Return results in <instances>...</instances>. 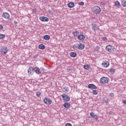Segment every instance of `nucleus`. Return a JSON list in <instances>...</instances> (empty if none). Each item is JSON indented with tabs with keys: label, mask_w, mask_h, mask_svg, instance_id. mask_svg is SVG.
I'll use <instances>...</instances> for the list:
<instances>
[{
	"label": "nucleus",
	"mask_w": 126,
	"mask_h": 126,
	"mask_svg": "<svg viewBox=\"0 0 126 126\" xmlns=\"http://www.w3.org/2000/svg\"><path fill=\"white\" fill-rule=\"evenodd\" d=\"M109 81H110V79L108 78L105 77H102L100 80V83H102L103 84L108 83Z\"/></svg>",
	"instance_id": "f257e3e1"
},
{
	"label": "nucleus",
	"mask_w": 126,
	"mask_h": 126,
	"mask_svg": "<svg viewBox=\"0 0 126 126\" xmlns=\"http://www.w3.org/2000/svg\"><path fill=\"white\" fill-rule=\"evenodd\" d=\"M105 50L107 52H109V53H114V47L111 45H107L105 47Z\"/></svg>",
	"instance_id": "f03ea898"
},
{
	"label": "nucleus",
	"mask_w": 126,
	"mask_h": 126,
	"mask_svg": "<svg viewBox=\"0 0 126 126\" xmlns=\"http://www.w3.org/2000/svg\"><path fill=\"white\" fill-rule=\"evenodd\" d=\"M93 11L95 14H99L101 12V8L99 6H95L94 7Z\"/></svg>",
	"instance_id": "7ed1b4c3"
},
{
	"label": "nucleus",
	"mask_w": 126,
	"mask_h": 126,
	"mask_svg": "<svg viewBox=\"0 0 126 126\" xmlns=\"http://www.w3.org/2000/svg\"><path fill=\"white\" fill-rule=\"evenodd\" d=\"M35 71V68L32 67H30L28 69V73L29 75H33V73Z\"/></svg>",
	"instance_id": "20e7f679"
},
{
	"label": "nucleus",
	"mask_w": 126,
	"mask_h": 126,
	"mask_svg": "<svg viewBox=\"0 0 126 126\" xmlns=\"http://www.w3.org/2000/svg\"><path fill=\"white\" fill-rule=\"evenodd\" d=\"M61 96L65 102H68L70 100V97L66 94H62Z\"/></svg>",
	"instance_id": "39448f33"
},
{
	"label": "nucleus",
	"mask_w": 126,
	"mask_h": 126,
	"mask_svg": "<svg viewBox=\"0 0 126 126\" xmlns=\"http://www.w3.org/2000/svg\"><path fill=\"white\" fill-rule=\"evenodd\" d=\"M43 102L45 104H46V105H51V104H52V100L47 97L44 98Z\"/></svg>",
	"instance_id": "423d86ee"
},
{
	"label": "nucleus",
	"mask_w": 126,
	"mask_h": 126,
	"mask_svg": "<svg viewBox=\"0 0 126 126\" xmlns=\"http://www.w3.org/2000/svg\"><path fill=\"white\" fill-rule=\"evenodd\" d=\"M39 19L43 22H48L49 21V19L48 17L45 16L40 17Z\"/></svg>",
	"instance_id": "0eeeda50"
},
{
	"label": "nucleus",
	"mask_w": 126,
	"mask_h": 126,
	"mask_svg": "<svg viewBox=\"0 0 126 126\" xmlns=\"http://www.w3.org/2000/svg\"><path fill=\"white\" fill-rule=\"evenodd\" d=\"M0 52L1 54H6L7 52H8V50H7V47H2L0 49Z\"/></svg>",
	"instance_id": "6e6552de"
},
{
	"label": "nucleus",
	"mask_w": 126,
	"mask_h": 126,
	"mask_svg": "<svg viewBox=\"0 0 126 126\" xmlns=\"http://www.w3.org/2000/svg\"><path fill=\"white\" fill-rule=\"evenodd\" d=\"M77 38L80 41H84V40H85V35H84V34H81L78 35Z\"/></svg>",
	"instance_id": "1a4fd4ad"
},
{
	"label": "nucleus",
	"mask_w": 126,
	"mask_h": 126,
	"mask_svg": "<svg viewBox=\"0 0 126 126\" xmlns=\"http://www.w3.org/2000/svg\"><path fill=\"white\" fill-rule=\"evenodd\" d=\"M2 16L5 19H9L10 18V16L8 13H4L2 14Z\"/></svg>",
	"instance_id": "9d476101"
},
{
	"label": "nucleus",
	"mask_w": 126,
	"mask_h": 126,
	"mask_svg": "<svg viewBox=\"0 0 126 126\" xmlns=\"http://www.w3.org/2000/svg\"><path fill=\"white\" fill-rule=\"evenodd\" d=\"M88 88L90 89H97V86L93 84H90L88 85Z\"/></svg>",
	"instance_id": "9b49d317"
},
{
	"label": "nucleus",
	"mask_w": 126,
	"mask_h": 126,
	"mask_svg": "<svg viewBox=\"0 0 126 126\" xmlns=\"http://www.w3.org/2000/svg\"><path fill=\"white\" fill-rule=\"evenodd\" d=\"M90 116L92 119H94V120H97L98 119V116L97 115H95L93 112L90 113Z\"/></svg>",
	"instance_id": "f8f14e48"
},
{
	"label": "nucleus",
	"mask_w": 126,
	"mask_h": 126,
	"mask_svg": "<svg viewBox=\"0 0 126 126\" xmlns=\"http://www.w3.org/2000/svg\"><path fill=\"white\" fill-rule=\"evenodd\" d=\"M85 47L84 44L82 43H79L78 44V49L79 50H83Z\"/></svg>",
	"instance_id": "ddd939ff"
},
{
	"label": "nucleus",
	"mask_w": 126,
	"mask_h": 126,
	"mask_svg": "<svg viewBox=\"0 0 126 126\" xmlns=\"http://www.w3.org/2000/svg\"><path fill=\"white\" fill-rule=\"evenodd\" d=\"M74 3L73 2H70L67 4V6L68 7H69V8H72V7H74Z\"/></svg>",
	"instance_id": "4468645a"
},
{
	"label": "nucleus",
	"mask_w": 126,
	"mask_h": 126,
	"mask_svg": "<svg viewBox=\"0 0 126 126\" xmlns=\"http://www.w3.org/2000/svg\"><path fill=\"white\" fill-rule=\"evenodd\" d=\"M92 26L93 27V30H94V31H97V30H98L99 29V27H98V26L95 25V24H93L92 25Z\"/></svg>",
	"instance_id": "2eb2a0df"
},
{
	"label": "nucleus",
	"mask_w": 126,
	"mask_h": 126,
	"mask_svg": "<svg viewBox=\"0 0 126 126\" xmlns=\"http://www.w3.org/2000/svg\"><path fill=\"white\" fill-rule=\"evenodd\" d=\"M63 106L64 108H66L67 109H69V108H70V104L68 102H65L63 104Z\"/></svg>",
	"instance_id": "dca6fc26"
},
{
	"label": "nucleus",
	"mask_w": 126,
	"mask_h": 126,
	"mask_svg": "<svg viewBox=\"0 0 126 126\" xmlns=\"http://www.w3.org/2000/svg\"><path fill=\"white\" fill-rule=\"evenodd\" d=\"M34 72H36L37 74H42L41 70L39 68H36L35 69H34Z\"/></svg>",
	"instance_id": "f3484780"
},
{
	"label": "nucleus",
	"mask_w": 126,
	"mask_h": 126,
	"mask_svg": "<svg viewBox=\"0 0 126 126\" xmlns=\"http://www.w3.org/2000/svg\"><path fill=\"white\" fill-rule=\"evenodd\" d=\"M43 39H44V40H46V41H49V40L51 39V36H50V35H45L43 36Z\"/></svg>",
	"instance_id": "a211bd4d"
},
{
	"label": "nucleus",
	"mask_w": 126,
	"mask_h": 126,
	"mask_svg": "<svg viewBox=\"0 0 126 126\" xmlns=\"http://www.w3.org/2000/svg\"><path fill=\"white\" fill-rule=\"evenodd\" d=\"M114 4L116 7H120L121 6V3L119 1H116L114 2Z\"/></svg>",
	"instance_id": "6ab92c4d"
},
{
	"label": "nucleus",
	"mask_w": 126,
	"mask_h": 126,
	"mask_svg": "<svg viewBox=\"0 0 126 126\" xmlns=\"http://www.w3.org/2000/svg\"><path fill=\"white\" fill-rule=\"evenodd\" d=\"M76 55H77V54L75 52H71L70 53V56L72 58H75V57H76Z\"/></svg>",
	"instance_id": "aec40b11"
},
{
	"label": "nucleus",
	"mask_w": 126,
	"mask_h": 126,
	"mask_svg": "<svg viewBox=\"0 0 126 126\" xmlns=\"http://www.w3.org/2000/svg\"><path fill=\"white\" fill-rule=\"evenodd\" d=\"M83 68H84V69L88 70H89V69H90V66H89V65L88 64H86L83 66Z\"/></svg>",
	"instance_id": "412c9836"
},
{
	"label": "nucleus",
	"mask_w": 126,
	"mask_h": 126,
	"mask_svg": "<svg viewBox=\"0 0 126 126\" xmlns=\"http://www.w3.org/2000/svg\"><path fill=\"white\" fill-rule=\"evenodd\" d=\"M38 47L40 50H44L45 49V45L43 44H40Z\"/></svg>",
	"instance_id": "4be33fe9"
},
{
	"label": "nucleus",
	"mask_w": 126,
	"mask_h": 126,
	"mask_svg": "<svg viewBox=\"0 0 126 126\" xmlns=\"http://www.w3.org/2000/svg\"><path fill=\"white\" fill-rule=\"evenodd\" d=\"M122 5H123L124 6V7H126V0H122Z\"/></svg>",
	"instance_id": "5701e85b"
},
{
	"label": "nucleus",
	"mask_w": 126,
	"mask_h": 126,
	"mask_svg": "<svg viewBox=\"0 0 126 126\" xmlns=\"http://www.w3.org/2000/svg\"><path fill=\"white\" fill-rule=\"evenodd\" d=\"M110 65V63H102L103 67H108Z\"/></svg>",
	"instance_id": "b1692460"
},
{
	"label": "nucleus",
	"mask_w": 126,
	"mask_h": 126,
	"mask_svg": "<svg viewBox=\"0 0 126 126\" xmlns=\"http://www.w3.org/2000/svg\"><path fill=\"white\" fill-rule=\"evenodd\" d=\"M5 38V35L0 34V39H4Z\"/></svg>",
	"instance_id": "393cba45"
},
{
	"label": "nucleus",
	"mask_w": 126,
	"mask_h": 126,
	"mask_svg": "<svg viewBox=\"0 0 126 126\" xmlns=\"http://www.w3.org/2000/svg\"><path fill=\"white\" fill-rule=\"evenodd\" d=\"M95 51H99L100 50V46H96L94 48Z\"/></svg>",
	"instance_id": "a878e982"
},
{
	"label": "nucleus",
	"mask_w": 126,
	"mask_h": 126,
	"mask_svg": "<svg viewBox=\"0 0 126 126\" xmlns=\"http://www.w3.org/2000/svg\"><path fill=\"white\" fill-rule=\"evenodd\" d=\"M93 94H94V95H97V94H98V92H97L96 90H94L93 91Z\"/></svg>",
	"instance_id": "bb28decb"
},
{
	"label": "nucleus",
	"mask_w": 126,
	"mask_h": 126,
	"mask_svg": "<svg viewBox=\"0 0 126 126\" xmlns=\"http://www.w3.org/2000/svg\"><path fill=\"white\" fill-rule=\"evenodd\" d=\"M115 71V70L113 68H111L110 70V72H111V73H114Z\"/></svg>",
	"instance_id": "cd10ccee"
},
{
	"label": "nucleus",
	"mask_w": 126,
	"mask_h": 126,
	"mask_svg": "<svg viewBox=\"0 0 126 126\" xmlns=\"http://www.w3.org/2000/svg\"><path fill=\"white\" fill-rule=\"evenodd\" d=\"M40 69L41 73H43V72H45V69L44 68H40Z\"/></svg>",
	"instance_id": "c85d7f7f"
},
{
	"label": "nucleus",
	"mask_w": 126,
	"mask_h": 126,
	"mask_svg": "<svg viewBox=\"0 0 126 126\" xmlns=\"http://www.w3.org/2000/svg\"><path fill=\"white\" fill-rule=\"evenodd\" d=\"M36 96L37 97H40V96H41V92H37L36 93Z\"/></svg>",
	"instance_id": "c756f323"
},
{
	"label": "nucleus",
	"mask_w": 126,
	"mask_h": 126,
	"mask_svg": "<svg viewBox=\"0 0 126 126\" xmlns=\"http://www.w3.org/2000/svg\"><path fill=\"white\" fill-rule=\"evenodd\" d=\"M78 47V44H75L73 45V49H77Z\"/></svg>",
	"instance_id": "7c9ffc66"
},
{
	"label": "nucleus",
	"mask_w": 126,
	"mask_h": 126,
	"mask_svg": "<svg viewBox=\"0 0 126 126\" xmlns=\"http://www.w3.org/2000/svg\"><path fill=\"white\" fill-rule=\"evenodd\" d=\"M79 5H84V2L81 1L79 3Z\"/></svg>",
	"instance_id": "2f4dec72"
},
{
	"label": "nucleus",
	"mask_w": 126,
	"mask_h": 126,
	"mask_svg": "<svg viewBox=\"0 0 126 126\" xmlns=\"http://www.w3.org/2000/svg\"><path fill=\"white\" fill-rule=\"evenodd\" d=\"M102 39L103 40V41H107V38L106 37H102Z\"/></svg>",
	"instance_id": "473e14b6"
},
{
	"label": "nucleus",
	"mask_w": 126,
	"mask_h": 126,
	"mask_svg": "<svg viewBox=\"0 0 126 126\" xmlns=\"http://www.w3.org/2000/svg\"><path fill=\"white\" fill-rule=\"evenodd\" d=\"M109 96H110V97H115V94L114 93H111L110 94Z\"/></svg>",
	"instance_id": "72a5a7b5"
},
{
	"label": "nucleus",
	"mask_w": 126,
	"mask_h": 126,
	"mask_svg": "<svg viewBox=\"0 0 126 126\" xmlns=\"http://www.w3.org/2000/svg\"><path fill=\"white\" fill-rule=\"evenodd\" d=\"M79 32L77 31L73 32V34H76V36H77V34H78Z\"/></svg>",
	"instance_id": "f704fd0d"
},
{
	"label": "nucleus",
	"mask_w": 126,
	"mask_h": 126,
	"mask_svg": "<svg viewBox=\"0 0 126 126\" xmlns=\"http://www.w3.org/2000/svg\"><path fill=\"white\" fill-rule=\"evenodd\" d=\"M65 126H72V125L70 123H66Z\"/></svg>",
	"instance_id": "c9c22d12"
},
{
	"label": "nucleus",
	"mask_w": 126,
	"mask_h": 126,
	"mask_svg": "<svg viewBox=\"0 0 126 126\" xmlns=\"http://www.w3.org/2000/svg\"><path fill=\"white\" fill-rule=\"evenodd\" d=\"M63 89L65 91H68V87H64Z\"/></svg>",
	"instance_id": "e433bc0d"
},
{
	"label": "nucleus",
	"mask_w": 126,
	"mask_h": 126,
	"mask_svg": "<svg viewBox=\"0 0 126 126\" xmlns=\"http://www.w3.org/2000/svg\"><path fill=\"white\" fill-rule=\"evenodd\" d=\"M48 12H49V13H50V14H53V11H52V10L49 9L48 10Z\"/></svg>",
	"instance_id": "4c0bfd02"
},
{
	"label": "nucleus",
	"mask_w": 126,
	"mask_h": 126,
	"mask_svg": "<svg viewBox=\"0 0 126 126\" xmlns=\"http://www.w3.org/2000/svg\"><path fill=\"white\" fill-rule=\"evenodd\" d=\"M3 29V27L2 25H0V30Z\"/></svg>",
	"instance_id": "58836bf2"
},
{
	"label": "nucleus",
	"mask_w": 126,
	"mask_h": 126,
	"mask_svg": "<svg viewBox=\"0 0 126 126\" xmlns=\"http://www.w3.org/2000/svg\"><path fill=\"white\" fill-rule=\"evenodd\" d=\"M102 63H109L108 61H103Z\"/></svg>",
	"instance_id": "ea45409f"
},
{
	"label": "nucleus",
	"mask_w": 126,
	"mask_h": 126,
	"mask_svg": "<svg viewBox=\"0 0 126 126\" xmlns=\"http://www.w3.org/2000/svg\"><path fill=\"white\" fill-rule=\"evenodd\" d=\"M33 11H34V12H36L37 11V9L36 8L33 9Z\"/></svg>",
	"instance_id": "a19ab883"
},
{
	"label": "nucleus",
	"mask_w": 126,
	"mask_h": 126,
	"mask_svg": "<svg viewBox=\"0 0 126 126\" xmlns=\"http://www.w3.org/2000/svg\"><path fill=\"white\" fill-rule=\"evenodd\" d=\"M123 102L124 104H126V100H123Z\"/></svg>",
	"instance_id": "79ce46f5"
},
{
	"label": "nucleus",
	"mask_w": 126,
	"mask_h": 126,
	"mask_svg": "<svg viewBox=\"0 0 126 126\" xmlns=\"http://www.w3.org/2000/svg\"><path fill=\"white\" fill-rule=\"evenodd\" d=\"M37 57H38V55H35L34 56V58H35V59H36L37 58Z\"/></svg>",
	"instance_id": "37998d69"
},
{
	"label": "nucleus",
	"mask_w": 126,
	"mask_h": 126,
	"mask_svg": "<svg viewBox=\"0 0 126 126\" xmlns=\"http://www.w3.org/2000/svg\"><path fill=\"white\" fill-rule=\"evenodd\" d=\"M14 24H17V22L15 21V22H14Z\"/></svg>",
	"instance_id": "c03bdc74"
},
{
	"label": "nucleus",
	"mask_w": 126,
	"mask_h": 126,
	"mask_svg": "<svg viewBox=\"0 0 126 126\" xmlns=\"http://www.w3.org/2000/svg\"><path fill=\"white\" fill-rule=\"evenodd\" d=\"M107 102H110V99H107Z\"/></svg>",
	"instance_id": "a18cd8bd"
},
{
	"label": "nucleus",
	"mask_w": 126,
	"mask_h": 126,
	"mask_svg": "<svg viewBox=\"0 0 126 126\" xmlns=\"http://www.w3.org/2000/svg\"><path fill=\"white\" fill-rule=\"evenodd\" d=\"M74 36H75V34H74Z\"/></svg>",
	"instance_id": "49530a36"
},
{
	"label": "nucleus",
	"mask_w": 126,
	"mask_h": 126,
	"mask_svg": "<svg viewBox=\"0 0 126 126\" xmlns=\"http://www.w3.org/2000/svg\"><path fill=\"white\" fill-rule=\"evenodd\" d=\"M102 3L101 2V4H102Z\"/></svg>",
	"instance_id": "de8ad7c7"
}]
</instances>
